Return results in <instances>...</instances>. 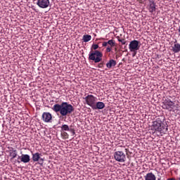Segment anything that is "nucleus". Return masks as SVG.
Segmentation results:
<instances>
[{
	"mask_svg": "<svg viewBox=\"0 0 180 180\" xmlns=\"http://www.w3.org/2000/svg\"><path fill=\"white\" fill-rule=\"evenodd\" d=\"M98 49H99V45L93 44V45L91 47V51H94H94H96Z\"/></svg>",
	"mask_w": 180,
	"mask_h": 180,
	"instance_id": "obj_21",
	"label": "nucleus"
},
{
	"mask_svg": "<svg viewBox=\"0 0 180 180\" xmlns=\"http://www.w3.org/2000/svg\"><path fill=\"white\" fill-rule=\"evenodd\" d=\"M154 125H157V122H156V124H155V122H154Z\"/></svg>",
	"mask_w": 180,
	"mask_h": 180,
	"instance_id": "obj_29",
	"label": "nucleus"
},
{
	"mask_svg": "<svg viewBox=\"0 0 180 180\" xmlns=\"http://www.w3.org/2000/svg\"><path fill=\"white\" fill-rule=\"evenodd\" d=\"M156 177L155 175H154V174L153 173H148L146 176H145V180H155Z\"/></svg>",
	"mask_w": 180,
	"mask_h": 180,
	"instance_id": "obj_18",
	"label": "nucleus"
},
{
	"mask_svg": "<svg viewBox=\"0 0 180 180\" xmlns=\"http://www.w3.org/2000/svg\"><path fill=\"white\" fill-rule=\"evenodd\" d=\"M0 180H2V177H0Z\"/></svg>",
	"mask_w": 180,
	"mask_h": 180,
	"instance_id": "obj_30",
	"label": "nucleus"
},
{
	"mask_svg": "<svg viewBox=\"0 0 180 180\" xmlns=\"http://www.w3.org/2000/svg\"><path fill=\"white\" fill-rule=\"evenodd\" d=\"M41 119L43 122H45V123H50L53 119V115H51V113L50 112H43Z\"/></svg>",
	"mask_w": 180,
	"mask_h": 180,
	"instance_id": "obj_8",
	"label": "nucleus"
},
{
	"mask_svg": "<svg viewBox=\"0 0 180 180\" xmlns=\"http://www.w3.org/2000/svg\"><path fill=\"white\" fill-rule=\"evenodd\" d=\"M61 136L64 140H67L68 137H70V135H68V133L65 131H61Z\"/></svg>",
	"mask_w": 180,
	"mask_h": 180,
	"instance_id": "obj_20",
	"label": "nucleus"
},
{
	"mask_svg": "<svg viewBox=\"0 0 180 180\" xmlns=\"http://www.w3.org/2000/svg\"><path fill=\"white\" fill-rule=\"evenodd\" d=\"M161 118H158L159 120V127L158 131H160V134H165L167 131H168V125L165 122V119L164 117L161 116Z\"/></svg>",
	"mask_w": 180,
	"mask_h": 180,
	"instance_id": "obj_3",
	"label": "nucleus"
},
{
	"mask_svg": "<svg viewBox=\"0 0 180 180\" xmlns=\"http://www.w3.org/2000/svg\"><path fill=\"white\" fill-rule=\"evenodd\" d=\"M52 110L56 113L59 112L61 116H68V115H71L74 112V107L67 102H63L61 104H55Z\"/></svg>",
	"mask_w": 180,
	"mask_h": 180,
	"instance_id": "obj_1",
	"label": "nucleus"
},
{
	"mask_svg": "<svg viewBox=\"0 0 180 180\" xmlns=\"http://www.w3.org/2000/svg\"><path fill=\"white\" fill-rule=\"evenodd\" d=\"M41 155L39 153H32V160L34 162H37V161H44L43 158H41L40 156Z\"/></svg>",
	"mask_w": 180,
	"mask_h": 180,
	"instance_id": "obj_15",
	"label": "nucleus"
},
{
	"mask_svg": "<svg viewBox=\"0 0 180 180\" xmlns=\"http://www.w3.org/2000/svg\"><path fill=\"white\" fill-rule=\"evenodd\" d=\"M61 129V131H70L71 134H75V129H74V128H71L67 124H63L60 127Z\"/></svg>",
	"mask_w": 180,
	"mask_h": 180,
	"instance_id": "obj_11",
	"label": "nucleus"
},
{
	"mask_svg": "<svg viewBox=\"0 0 180 180\" xmlns=\"http://www.w3.org/2000/svg\"><path fill=\"white\" fill-rule=\"evenodd\" d=\"M114 158L118 162H126V154L123 151H116L114 153Z\"/></svg>",
	"mask_w": 180,
	"mask_h": 180,
	"instance_id": "obj_5",
	"label": "nucleus"
},
{
	"mask_svg": "<svg viewBox=\"0 0 180 180\" xmlns=\"http://www.w3.org/2000/svg\"><path fill=\"white\" fill-rule=\"evenodd\" d=\"M172 50L173 53H180V44L178 43L176 40L174 42V44L172 46Z\"/></svg>",
	"mask_w": 180,
	"mask_h": 180,
	"instance_id": "obj_14",
	"label": "nucleus"
},
{
	"mask_svg": "<svg viewBox=\"0 0 180 180\" xmlns=\"http://www.w3.org/2000/svg\"><path fill=\"white\" fill-rule=\"evenodd\" d=\"M116 58H117V56H116Z\"/></svg>",
	"mask_w": 180,
	"mask_h": 180,
	"instance_id": "obj_32",
	"label": "nucleus"
},
{
	"mask_svg": "<svg viewBox=\"0 0 180 180\" xmlns=\"http://www.w3.org/2000/svg\"><path fill=\"white\" fill-rule=\"evenodd\" d=\"M139 43L137 40L131 41L129 44V50L130 51H134V50H139Z\"/></svg>",
	"mask_w": 180,
	"mask_h": 180,
	"instance_id": "obj_10",
	"label": "nucleus"
},
{
	"mask_svg": "<svg viewBox=\"0 0 180 180\" xmlns=\"http://www.w3.org/2000/svg\"><path fill=\"white\" fill-rule=\"evenodd\" d=\"M116 60L113 59H110L107 63H106V67L107 68H112V67H115L116 66Z\"/></svg>",
	"mask_w": 180,
	"mask_h": 180,
	"instance_id": "obj_16",
	"label": "nucleus"
},
{
	"mask_svg": "<svg viewBox=\"0 0 180 180\" xmlns=\"http://www.w3.org/2000/svg\"><path fill=\"white\" fill-rule=\"evenodd\" d=\"M86 103L91 108V109L95 105V103H96V101H98V98L92 95H88L85 97Z\"/></svg>",
	"mask_w": 180,
	"mask_h": 180,
	"instance_id": "obj_6",
	"label": "nucleus"
},
{
	"mask_svg": "<svg viewBox=\"0 0 180 180\" xmlns=\"http://www.w3.org/2000/svg\"><path fill=\"white\" fill-rule=\"evenodd\" d=\"M10 157H11V160H14L18 157V152L16 150H13V148L10 150Z\"/></svg>",
	"mask_w": 180,
	"mask_h": 180,
	"instance_id": "obj_17",
	"label": "nucleus"
},
{
	"mask_svg": "<svg viewBox=\"0 0 180 180\" xmlns=\"http://www.w3.org/2000/svg\"><path fill=\"white\" fill-rule=\"evenodd\" d=\"M37 5L42 9H46L50 6V0H37Z\"/></svg>",
	"mask_w": 180,
	"mask_h": 180,
	"instance_id": "obj_7",
	"label": "nucleus"
},
{
	"mask_svg": "<svg viewBox=\"0 0 180 180\" xmlns=\"http://www.w3.org/2000/svg\"><path fill=\"white\" fill-rule=\"evenodd\" d=\"M158 180H165V175L163 174V176L162 177H160V179H158Z\"/></svg>",
	"mask_w": 180,
	"mask_h": 180,
	"instance_id": "obj_25",
	"label": "nucleus"
},
{
	"mask_svg": "<svg viewBox=\"0 0 180 180\" xmlns=\"http://www.w3.org/2000/svg\"><path fill=\"white\" fill-rule=\"evenodd\" d=\"M107 43L109 46L106 48V53H110V51H112V47H115V46H116V43L113 39L108 40Z\"/></svg>",
	"mask_w": 180,
	"mask_h": 180,
	"instance_id": "obj_12",
	"label": "nucleus"
},
{
	"mask_svg": "<svg viewBox=\"0 0 180 180\" xmlns=\"http://www.w3.org/2000/svg\"><path fill=\"white\" fill-rule=\"evenodd\" d=\"M179 36H180V26H179Z\"/></svg>",
	"mask_w": 180,
	"mask_h": 180,
	"instance_id": "obj_28",
	"label": "nucleus"
},
{
	"mask_svg": "<svg viewBox=\"0 0 180 180\" xmlns=\"http://www.w3.org/2000/svg\"><path fill=\"white\" fill-rule=\"evenodd\" d=\"M150 12H155V5L154 3L151 4L149 7Z\"/></svg>",
	"mask_w": 180,
	"mask_h": 180,
	"instance_id": "obj_22",
	"label": "nucleus"
},
{
	"mask_svg": "<svg viewBox=\"0 0 180 180\" xmlns=\"http://www.w3.org/2000/svg\"><path fill=\"white\" fill-rule=\"evenodd\" d=\"M105 108V103L103 102H96L94 104V106H93V110H102Z\"/></svg>",
	"mask_w": 180,
	"mask_h": 180,
	"instance_id": "obj_13",
	"label": "nucleus"
},
{
	"mask_svg": "<svg viewBox=\"0 0 180 180\" xmlns=\"http://www.w3.org/2000/svg\"><path fill=\"white\" fill-rule=\"evenodd\" d=\"M103 47H106L108 46V41H104L102 44Z\"/></svg>",
	"mask_w": 180,
	"mask_h": 180,
	"instance_id": "obj_24",
	"label": "nucleus"
},
{
	"mask_svg": "<svg viewBox=\"0 0 180 180\" xmlns=\"http://www.w3.org/2000/svg\"><path fill=\"white\" fill-rule=\"evenodd\" d=\"M124 150H125V153H127V151H129V149L125 148Z\"/></svg>",
	"mask_w": 180,
	"mask_h": 180,
	"instance_id": "obj_27",
	"label": "nucleus"
},
{
	"mask_svg": "<svg viewBox=\"0 0 180 180\" xmlns=\"http://www.w3.org/2000/svg\"><path fill=\"white\" fill-rule=\"evenodd\" d=\"M18 160L20 161H18V162H24V164H27V162H30V155L27 154H22L21 156H19Z\"/></svg>",
	"mask_w": 180,
	"mask_h": 180,
	"instance_id": "obj_9",
	"label": "nucleus"
},
{
	"mask_svg": "<svg viewBox=\"0 0 180 180\" xmlns=\"http://www.w3.org/2000/svg\"><path fill=\"white\" fill-rule=\"evenodd\" d=\"M117 50V49L115 48V51Z\"/></svg>",
	"mask_w": 180,
	"mask_h": 180,
	"instance_id": "obj_31",
	"label": "nucleus"
},
{
	"mask_svg": "<svg viewBox=\"0 0 180 180\" xmlns=\"http://www.w3.org/2000/svg\"><path fill=\"white\" fill-rule=\"evenodd\" d=\"M117 39L122 44H126V41L124 39H120V37H117Z\"/></svg>",
	"mask_w": 180,
	"mask_h": 180,
	"instance_id": "obj_23",
	"label": "nucleus"
},
{
	"mask_svg": "<svg viewBox=\"0 0 180 180\" xmlns=\"http://www.w3.org/2000/svg\"><path fill=\"white\" fill-rule=\"evenodd\" d=\"M91 39L92 37L88 34H84L82 37V40L84 43H88V41H91Z\"/></svg>",
	"mask_w": 180,
	"mask_h": 180,
	"instance_id": "obj_19",
	"label": "nucleus"
},
{
	"mask_svg": "<svg viewBox=\"0 0 180 180\" xmlns=\"http://www.w3.org/2000/svg\"><path fill=\"white\" fill-rule=\"evenodd\" d=\"M162 108L163 109H167V110H172L175 108V103L169 99L168 97H164Z\"/></svg>",
	"mask_w": 180,
	"mask_h": 180,
	"instance_id": "obj_4",
	"label": "nucleus"
},
{
	"mask_svg": "<svg viewBox=\"0 0 180 180\" xmlns=\"http://www.w3.org/2000/svg\"><path fill=\"white\" fill-rule=\"evenodd\" d=\"M98 68H103V63L98 64Z\"/></svg>",
	"mask_w": 180,
	"mask_h": 180,
	"instance_id": "obj_26",
	"label": "nucleus"
},
{
	"mask_svg": "<svg viewBox=\"0 0 180 180\" xmlns=\"http://www.w3.org/2000/svg\"><path fill=\"white\" fill-rule=\"evenodd\" d=\"M103 53L99 51H91L89 54V60L94 61V63H101L102 61Z\"/></svg>",
	"mask_w": 180,
	"mask_h": 180,
	"instance_id": "obj_2",
	"label": "nucleus"
}]
</instances>
